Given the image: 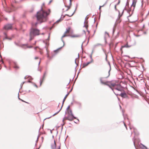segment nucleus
Returning <instances> with one entry per match:
<instances>
[{
    "instance_id": "1",
    "label": "nucleus",
    "mask_w": 149,
    "mask_h": 149,
    "mask_svg": "<svg viewBox=\"0 0 149 149\" xmlns=\"http://www.w3.org/2000/svg\"><path fill=\"white\" fill-rule=\"evenodd\" d=\"M50 12V10H49V12ZM49 13L44 11L42 9V6L41 7L40 10L37 12L36 15L37 20L39 21L40 23L45 22L47 19V16L49 15Z\"/></svg>"
},
{
    "instance_id": "2",
    "label": "nucleus",
    "mask_w": 149,
    "mask_h": 149,
    "mask_svg": "<svg viewBox=\"0 0 149 149\" xmlns=\"http://www.w3.org/2000/svg\"><path fill=\"white\" fill-rule=\"evenodd\" d=\"M110 69L109 70L108 72V75L106 77H101L100 78V83L103 84L104 85H107L113 91V88L110 85V84H111V82L109 81H106L105 79L106 78H108L110 75V72L111 70V66L110 64L109 63Z\"/></svg>"
},
{
    "instance_id": "3",
    "label": "nucleus",
    "mask_w": 149,
    "mask_h": 149,
    "mask_svg": "<svg viewBox=\"0 0 149 149\" xmlns=\"http://www.w3.org/2000/svg\"><path fill=\"white\" fill-rule=\"evenodd\" d=\"M70 27H68V28L66 29V31L65 32V33H64V35L62 36V37H61V40H62V42H63V45L60 47V48L58 49H57L56 50H55L54 51V52H57L58 50L60 49H61L62 47H63L65 45V42H64V40H63V38L64 37H66V36H69V35H66V34L67 33H69L70 32Z\"/></svg>"
},
{
    "instance_id": "4",
    "label": "nucleus",
    "mask_w": 149,
    "mask_h": 149,
    "mask_svg": "<svg viewBox=\"0 0 149 149\" xmlns=\"http://www.w3.org/2000/svg\"><path fill=\"white\" fill-rule=\"evenodd\" d=\"M111 86L113 87V89L117 91H121L123 90L122 87L120 84H116L115 83L110 84Z\"/></svg>"
},
{
    "instance_id": "5",
    "label": "nucleus",
    "mask_w": 149,
    "mask_h": 149,
    "mask_svg": "<svg viewBox=\"0 0 149 149\" xmlns=\"http://www.w3.org/2000/svg\"><path fill=\"white\" fill-rule=\"evenodd\" d=\"M30 33L34 36L38 35L39 34V30L37 29H33L31 30Z\"/></svg>"
},
{
    "instance_id": "6",
    "label": "nucleus",
    "mask_w": 149,
    "mask_h": 149,
    "mask_svg": "<svg viewBox=\"0 0 149 149\" xmlns=\"http://www.w3.org/2000/svg\"><path fill=\"white\" fill-rule=\"evenodd\" d=\"M65 119L70 121H72L74 119H76L77 117L74 116V115L68 114L67 117L65 118Z\"/></svg>"
},
{
    "instance_id": "7",
    "label": "nucleus",
    "mask_w": 149,
    "mask_h": 149,
    "mask_svg": "<svg viewBox=\"0 0 149 149\" xmlns=\"http://www.w3.org/2000/svg\"><path fill=\"white\" fill-rule=\"evenodd\" d=\"M132 42H133V43L132 44H130V43L129 44H128V43L126 45H124L123 46H122V47H126V48H128L132 46H133V45H134L136 44V42L134 40H132Z\"/></svg>"
},
{
    "instance_id": "8",
    "label": "nucleus",
    "mask_w": 149,
    "mask_h": 149,
    "mask_svg": "<svg viewBox=\"0 0 149 149\" xmlns=\"http://www.w3.org/2000/svg\"><path fill=\"white\" fill-rule=\"evenodd\" d=\"M12 27V24H8L5 25L3 29L5 30H9L11 29Z\"/></svg>"
},
{
    "instance_id": "9",
    "label": "nucleus",
    "mask_w": 149,
    "mask_h": 149,
    "mask_svg": "<svg viewBox=\"0 0 149 149\" xmlns=\"http://www.w3.org/2000/svg\"><path fill=\"white\" fill-rule=\"evenodd\" d=\"M113 92L114 94L116 95H120V96H121L123 98H127V94L125 93H121L120 94H116L115 93V92H114L113 90Z\"/></svg>"
},
{
    "instance_id": "10",
    "label": "nucleus",
    "mask_w": 149,
    "mask_h": 149,
    "mask_svg": "<svg viewBox=\"0 0 149 149\" xmlns=\"http://www.w3.org/2000/svg\"><path fill=\"white\" fill-rule=\"evenodd\" d=\"M52 149H56V144L55 140L54 141V143L52 144L51 145Z\"/></svg>"
},
{
    "instance_id": "11",
    "label": "nucleus",
    "mask_w": 149,
    "mask_h": 149,
    "mask_svg": "<svg viewBox=\"0 0 149 149\" xmlns=\"http://www.w3.org/2000/svg\"><path fill=\"white\" fill-rule=\"evenodd\" d=\"M136 1H137L136 0H132V4L131 5V6L133 7V10L134 9V8L135 7Z\"/></svg>"
},
{
    "instance_id": "12",
    "label": "nucleus",
    "mask_w": 149,
    "mask_h": 149,
    "mask_svg": "<svg viewBox=\"0 0 149 149\" xmlns=\"http://www.w3.org/2000/svg\"><path fill=\"white\" fill-rule=\"evenodd\" d=\"M69 36L71 38H75V37H79L81 36V35H69Z\"/></svg>"
},
{
    "instance_id": "13",
    "label": "nucleus",
    "mask_w": 149,
    "mask_h": 149,
    "mask_svg": "<svg viewBox=\"0 0 149 149\" xmlns=\"http://www.w3.org/2000/svg\"><path fill=\"white\" fill-rule=\"evenodd\" d=\"M92 62L91 61L88 62L86 63H84L82 65V68H84L87 66L88 64L91 63Z\"/></svg>"
},
{
    "instance_id": "14",
    "label": "nucleus",
    "mask_w": 149,
    "mask_h": 149,
    "mask_svg": "<svg viewBox=\"0 0 149 149\" xmlns=\"http://www.w3.org/2000/svg\"><path fill=\"white\" fill-rule=\"evenodd\" d=\"M75 103L80 108L81 107V103L79 102L75 101Z\"/></svg>"
},
{
    "instance_id": "15",
    "label": "nucleus",
    "mask_w": 149,
    "mask_h": 149,
    "mask_svg": "<svg viewBox=\"0 0 149 149\" xmlns=\"http://www.w3.org/2000/svg\"><path fill=\"white\" fill-rule=\"evenodd\" d=\"M69 94V93H68L64 97L63 100V103H62V106L63 107V104H64V101H65V100L66 99L67 97V96H68V95Z\"/></svg>"
},
{
    "instance_id": "16",
    "label": "nucleus",
    "mask_w": 149,
    "mask_h": 149,
    "mask_svg": "<svg viewBox=\"0 0 149 149\" xmlns=\"http://www.w3.org/2000/svg\"><path fill=\"white\" fill-rule=\"evenodd\" d=\"M77 6H76V8H75V10L74 11V13H73L72 14H71V15H68V14H66V15H64V16L63 17H65V15L68 16H69V17H71V16H72V15H74V12H75V10L77 9Z\"/></svg>"
},
{
    "instance_id": "17",
    "label": "nucleus",
    "mask_w": 149,
    "mask_h": 149,
    "mask_svg": "<svg viewBox=\"0 0 149 149\" xmlns=\"http://www.w3.org/2000/svg\"><path fill=\"white\" fill-rule=\"evenodd\" d=\"M34 36H33V34L31 33H30V38H29V40H31L33 38V37Z\"/></svg>"
},
{
    "instance_id": "18",
    "label": "nucleus",
    "mask_w": 149,
    "mask_h": 149,
    "mask_svg": "<svg viewBox=\"0 0 149 149\" xmlns=\"http://www.w3.org/2000/svg\"><path fill=\"white\" fill-rule=\"evenodd\" d=\"M141 145L142 146L141 147V148L142 149H147V148L146 147L143 145L142 144H141Z\"/></svg>"
},
{
    "instance_id": "19",
    "label": "nucleus",
    "mask_w": 149,
    "mask_h": 149,
    "mask_svg": "<svg viewBox=\"0 0 149 149\" xmlns=\"http://www.w3.org/2000/svg\"><path fill=\"white\" fill-rule=\"evenodd\" d=\"M84 27H85L86 29H87V31L88 32V34H89L90 33V31H88V29H87V28L88 27V25H84Z\"/></svg>"
},
{
    "instance_id": "20",
    "label": "nucleus",
    "mask_w": 149,
    "mask_h": 149,
    "mask_svg": "<svg viewBox=\"0 0 149 149\" xmlns=\"http://www.w3.org/2000/svg\"><path fill=\"white\" fill-rule=\"evenodd\" d=\"M24 45H26V46H27V48H31L32 47V46H29L27 45V44H23L22 45V47H23V46H24Z\"/></svg>"
},
{
    "instance_id": "21",
    "label": "nucleus",
    "mask_w": 149,
    "mask_h": 149,
    "mask_svg": "<svg viewBox=\"0 0 149 149\" xmlns=\"http://www.w3.org/2000/svg\"><path fill=\"white\" fill-rule=\"evenodd\" d=\"M68 114L73 115L72 113V111L70 110L68 111Z\"/></svg>"
},
{
    "instance_id": "22",
    "label": "nucleus",
    "mask_w": 149,
    "mask_h": 149,
    "mask_svg": "<svg viewBox=\"0 0 149 149\" xmlns=\"http://www.w3.org/2000/svg\"><path fill=\"white\" fill-rule=\"evenodd\" d=\"M62 106H61V109H60L56 113H55L52 116H55V115L57 114L61 110V109H62Z\"/></svg>"
},
{
    "instance_id": "23",
    "label": "nucleus",
    "mask_w": 149,
    "mask_h": 149,
    "mask_svg": "<svg viewBox=\"0 0 149 149\" xmlns=\"http://www.w3.org/2000/svg\"><path fill=\"white\" fill-rule=\"evenodd\" d=\"M90 57L91 59V61L92 62L93 61V59L92 58V53H91V54L90 55Z\"/></svg>"
},
{
    "instance_id": "24",
    "label": "nucleus",
    "mask_w": 149,
    "mask_h": 149,
    "mask_svg": "<svg viewBox=\"0 0 149 149\" xmlns=\"http://www.w3.org/2000/svg\"><path fill=\"white\" fill-rule=\"evenodd\" d=\"M132 140L133 141L134 144V147L136 149V146H135V141H134V138H133L132 139Z\"/></svg>"
},
{
    "instance_id": "25",
    "label": "nucleus",
    "mask_w": 149,
    "mask_h": 149,
    "mask_svg": "<svg viewBox=\"0 0 149 149\" xmlns=\"http://www.w3.org/2000/svg\"><path fill=\"white\" fill-rule=\"evenodd\" d=\"M119 11V17L120 18L122 16L124 10H123L122 13V14L121 15H120L119 11Z\"/></svg>"
},
{
    "instance_id": "26",
    "label": "nucleus",
    "mask_w": 149,
    "mask_h": 149,
    "mask_svg": "<svg viewBox=\"0 0 149 149\" xmlns=\"http://www.w3.org/2000/svg\"><path fill=\"white\" fill-rule=\"evenodd\" d=\"M4 39H7L9 40H11L12 39V38H9L7 37V36H6L5 38Z\"/></svg>"
},
{
    "instance_id": "27",
    "label": "nucleus",
    "mask_w": 149,
    "mask_h": 149,
    "mask_svg": "<svg viewBox=\"0 0 149 149\" xmlns=\"http://www.w3.org/2000/svg\"><path fill=\"white\" fill-rule=\"evenodd\" d=\"M43 81L41 80V79H40V86H41V85L42 82Z\"/></svg>"
},
{
    "instance_id": "28",
    "label": "nucleus",
    "mask_w": 149,
    "mask_h": 149,
    "mask_svg": "<svg viewBox=\"0 0 149 149\" xmlns=\"http://www.w3.org/2000/svg\"><path fill=\"white\" fill-rule=\"evenodd\" d=\"M108 1H107L106 2H105V3L102 6V7H104L107 3Z\"/></svg>"
},
{
    "instance_id": "29",
    "label": "nucleus",
    "mask_w": 149,
    "mask_h": 149,
    "mask_svg": "<svg viewBox=\"0 0 149 149\" xmlns=\"http://www.w3.org/2000/svg\"><path fill=\"white\" fill-rule=\"evenodd\" d=\"M67 7H68V8L66 10V11H68L70 8V6H67Z\"/></svg>"
},
{
    "instance_id": "30",
    "label": "nucleus",
    "mask_w": 149,
    "mask_h": 149,
    "mask_svg": "<svg viewBox=\"0 0 149 149\" xmlns=\"http://www.w3.org/2000/svg\"><path fill=\"white\" fill-rule=\"evenodd\" d=\"M77 58H76L75 59V64H77V65H76V67H75V69H76V67H77V66L78 65V64H77V63H76V60L77 59Z\"/></svg>"
},
{
    "instance_id": "31",
    "label": "nucleus",
    "mask_w": 149,
    "mask_h": 149,
    "mask_svg": "<svg viewBox=\"0 0 149 149\" xmlns=\"http://www.w3.org/2000/svg\"><path fill=\"white\" fill-rule=\"evenodd\" d=\"M69 1H70V6H70V7H71V6L72 5L71 0H69Z\"/></svg>"
},
{
    "instance_id": "32",
    "label": "nucleus",
    "mask_w": 149,
    "mask_h": 149,
    "mask_svg": "<svg viewBox=\"0 0 149 149\" xmlns=\"http://www.w3.org/2000/svg\"><path fill=\"white\" fill-rule=\"evenodd\" d=\"M114 31H115V29H114V27L113 28V32H112L113 35L114 34Z\"/></svg>"
},
{
    "instance_id": "33",
    "label": "nucleus",
    "mask_w": 149,
    "mask_h": 149,
    "mask_svg": "<svg viewBox=\"0 0 149 149\" xmlns=\"http://www.w3.org/2000/svg\"><path fill=\"white\" fill-rule=\"evenodd\" d=\"M45 76H43L42 79H41V80L43 81L45 78Z\"/></svg>"
},
{
    "instance_id": "34",
    "label": "nucleus",
    "mask_w": 149,
    "mask_h": 149,
    "mask_svg": "<svg viewBox=\"0 0 149 149\" xmlns=\"http://www.w3.org/2000/svg\"><path fill=\"white\" fill-rule=\"evenodd\" d=\"M45 76H43L42 79H41V80L43 81L45 78Z\"/></svg>"
},
{
    "instance_id": "35",
    "label": "nucleus",
    "mask_w": 149,
    "mask_h": 149,
    "mask_svg": "<svg viewBox=\"0 0 149 149\" xmlns=\"http://www.w3.org/2000/svg\"><path fill=\"white\" fill-rule=\"evenodd\" d=\"M25 82V81H24V82H23L22 83V84H21V87H22V85H23V84H24Z\"/></svg>"
},
{
    "instance_id": "36",
    "label": "nucleus",
    "mask_w": 149,
    "mask_h": 149,
    "mask_svg": "<svg viewBox=\"0 0 149 149\" xmlns=\"http://www.w3.org/2000/svg\"><path fill=\"white\" fill-rule=\"evenodd\" d=\"M60 19L61 18L59 19H58V20H57L56 22V23L59 22L60 21Z\"/></svg>"
},
{
    "instance_id": "37",
    "label": "nucleus",
    "mask_w": 149,
    "mask_h": 149,
    "mask_svg": "<svg viewBox=\"0 0 149 149\" xmlns=\"http://www.w3.org/2000/svg\"><path fill=\"white\" fill-rule=\"evenodd\" d=\"M14 68H15L17 69L19 68V67L17 66H15L14 67Z\"/></svg>"
},
{
    "instance_id": "38",
    "label": "nucleus",
    "mask_w": 149,
    "mask_h": 149,
    "mask_svg": "<svg viewBox=\"0 0 149 149\" xmlns=\"http://www.w3.org/2000/svg\"><path fill=\"white\" fill-rule=\"evenodd\" d=\"M84 42H83L82 43V45H81V49L82 50H83V48H82V47H83V43Z\"/></svg>"
},
{
    "instance_id": "39",
    "label": "nucleus",
    "mask_w": 149,
    "mask_h": 149,
    "mask_svg": "<svg viewBox=\"0 0 149 149\" xmlns=\"http://www.w3.org/2000/svg\"><path fill=\"white\" fill-rule=\"evenodd\" d=\"M60 147H61V144H60L59 146L58 147V149H60Z\"/></svg>"
},
{
    "instance_id": "40",
    "label": "nucleus",
    "mask_w": 149,
    "mask_h": 149,
    "mask_svg": "<svg viewBox=\"0 0 149 149\" xmlns=\"http://www.w3.org/2000/svg\"><path fill=\"white\" fill-rule=\"evenodd\" d=\"M52 1V0H51L49 2V3H48V4H50L51 2Z\"/></svg>"
},
{
    "instance_id": "41",
    "label": "nucleus",
    "mask_w": 149,
    "mask_h": 149,
    "mask_svg": "<svg viewBox=\"0 0 149 149\" xmlns=\"http://www.w3.org/2000/svg\"><path fill=\"white\" fill-rule=\"evenodd\" d=\"M46 72H45L44 73V74H43V76H45V75H46Z\"/></svg>"
},
{
    "instance_id": "42",
    "label": "nucleus",
    "mask_w": 149,
    "mask_h": 149,
    "mask_svg": "<svg viewBox=\"0 0 149 149\" xmlns=\"http://www.w3.org/2000/svg\"><path fill=\"white\" fill-rule=\"evenodd\" d=\"M124 125H125V127L127 129V126L125 124V123L124 122Z\"/></svg>"
},
{
    "instance_id": "43",
    "label": "nucleus",
    "mask_w": 149,
    "mask_h": 149,
    "mask_svg": "<svg viewBox=\"0 0 149 149\" xmlns=\"http://www.w3.org/2000/svg\"><path fill=\"white\" fill-rule=\"evenodd\" d=\"M15 44L16 45H17V46H19L18 45V44L17 43H16V42H15Z\"/></svg>"
},
{
    "instance_id": "44",
    "label": "nucleus",
    "mask_w": 149,
    "mask_h": 149,
    "mask_svg": "<svg viewBox=\"0 0 149 149\" xmlns=\"http://www.w3.org/2000/svg\"><path fill=\"white\" fill-rule=\"evenodd\" d=\"M70 108V106H68V107H67L66 110H68Z\"/></svg>"
},
{
    "instance_id": "45",
    "label": "nucleus",
    "mask_w": 149,
    "mask_h": 149,
    "mask_svg": "<svg viewBox=\"0 0 149 149\" xmlns=\"http://www.w3.org/2000/svg\"><path fill=\"white\" fill-rule=\"evenodd\" d=\"M34 86H36V88H37V87H38L37 86L36 84H34Z\"/></svg>"
},
{
    "instance_id": "46",
    "label": "nucleus",
    "mask_w": 149,
    "mask_h": 149,
    "mask_svg": "<svg viewBox=\"0 0 149 149\" xmlns=\"http://www.w3.org/2000/svg\"><path fill=\"white\" fill-rule=\"evenodd\" d=\"M105 34H107V35L108 36H109L108 33L107 32H105Z\"/></svg>"
},
{
    "instance_id": "47",
    "label": "nucleus",
    "mask_w": 149,
    "mask_h": 149,
    "mask_svg": "<svg viewBox=\"0 0 149 149\" xmlns=\"http://www.w3.org/2000/svg\"><path fill=\"white\" fill-rule=\"evenodd\" d=\"M3 34H4L5 35V36H7V35H6V33H4Z\"/></svg>"
},
{
    "instance_id": "48",
    "label": "nucleus",
    "mask_w": 149,
    "mask_h": 149,
    "mask_svg": "<svg viewBox=\"0 0 149 149\" xmlns=\"http://www.w3.org/2000/svg\"><path fill=\"white\" fill-rule=\"evenodd\" d=\"M49 36H48V38L47 39V40H49Z\"/></svg>"
},
{
    "instance_id": "49",
    "label": "nucleus",
    "mask_w": 149,
    "mask_h": 149,
    "mask_svg": "<svg viewBox=\"0 0 149 149\" xmlns=\"http://www.w3.org/2000/svg\"><path fill=\"white\" fill-rule=\"evenodd\" d=\"M114 8L115 10H116V5H115L114 7Z\"/></svg>"
},
{
    "instance_id": "50",
    "label": "nucleus",
    "mask_w": 149,
    "mask_h": 149,
    "mask_svg": "<svg viewBox=\"0 0 149 149\" xmlns=\"http://www.w3.org/2000/svg\"><path fill=\"white\" fill-rule=\"evenodd\" d=\"M83 32H84V33L85 34H86V32H85V30H83Z\"/></svg>"
},
{
    "instance_id": "51",
    "label": "nucleus",
    "mask_w": 149,
    "mask_h": 149,
    "mask_svg": "<svg viewBox=\"0 0 149 149\" xmlns=\"http://www.w3.org/2000/svg\"><path fill=\"white\" fill-rule=\"evenodd\" d=\"M35 58V59H36L38 58V57H36Z\"/></svg>"
},
{
    "instance_id": "52",
    "label": "nucleus",
    "mask_w": 149,
    "mask_h": 149,
    "mask_svg": "<svg viewBox=\"0 0 149 149\" xmlns=\"http://www.w3.org/2000/svg\"><path fill=\"white\" fill-rule=\"evenodd\" d=\"M50 117H49V118H45V119L44 120H45V119H49V118H50Z\"/></svg>"
},
{
    "instance_id": "53",
    "label": "nucleus",
    "mask_w": 149,
    "mask_h": 149,
    "mask_svg": "<svg viewBox=\"0 0 149 149\" xmlns=\"http://www.w3.org/2000/svg\"><path fill=\"white\" fill-rule=\"evenodd\" d=\"M38 137L37 138V139L36 141V142H37L38 141Z\"/></svg>"
},
{
    "instance_id": "54",
    "label": "nucleus",
    "mask_w": 149,
    "mask_h": 149,
    "mask_svg": "<svg viewBox=\"0 0 149 149\" xmlns=\"http://www.w3.org/2000/svg\"><path fill=\"white\" fill-rule=\"evenodd\" d=\"M120 3V1H119L118 2V3L117 4V5L118 4Z\"/></svg>"
},
{
    "instance_id": "55",
    "label": "nucleus",
    "mask_w": 149,
    "mask_h": 149,
    "mask_svg": "<svg viewBox=\"0 0 149 149\" xmlns=\"http://www.w3.org/2000/svg\"><path fill=\"white\" fill-rule=\"evenodd\" d=\"M72 88L70 90V91H69V93L72 91Z\"/></svg>"
},
{
    "instance_id": "56",
    "label": "nucleus",
    "mask_w": 149,
    "mask_h": 149,
    "mask_svg": "<svg viewBox=\"0 0 149 149\" xmlns=\"http://www.w3.org/2000/svg\"><path fill=\"white\" fill-rule=\"evenodd\" d=\"M28 82H29V83H32L31 81H28Z\"/></svg>"
},
{
    "instance_id": "57",
    "label": "nucleus",
    "mask_w": 149,
    "mask_h": 149,
    "mask_svg": "<svg viewBox=\"0 0 149 149\" xmlns=\"http://www.w3.org/2000/svg\"><path fill=\"white\" fill-rule=\"evenodd\" d=\"M37 24H38L37 22H36L35 23V25L36 26Z\"/></svg>"
},
{
    "instance_id": "58",
    "label": "nucleus",
    "mask_w": 149,
    "mask_h": 149,
    "mask_svg": "<svg viewBox=\"0 0 149 149\" xmlns=\"http://www.w3.org/2000/svg\"><path fill=\"white\" fill-rule=\"evenodd\" d=\"M40 61H39V62L38 63V65H40Z\"/></svg>"
},
{
    "instance_id": "59",
    "label": "nucleus",
    "mask_w": 149,
    "mask_h": 149,
    "mask_svg": "<svg viewBox=\"0 0 149 149\" xmlns=\"http://www.w3.org/2000/svg\"><path fill=\"white\" fill-rule=\"evenodd\" d=\"M77 120L78 121V122H79V120L78 119H77Z\"/></svg>"
},
{
    "instance_id": "60",
    "label": "nucleus",
    "mask_w": 149,
    "mask_h": 149,
    "mask_svg": "<svg viewBox=\"0 0 149 149\" xmlns=\"http://www.w3.org/2000/svg\"><path fill=\"white\" fill-rule=\"evenodd\" d=\"M99 10H100V11L101 10V8H99Z\"/></svg>"
},
{
    "instance_id": "61",
    "label": "nucleus",
    "mask_w": 149,
    "mask_h": 149,
    "mask_svg": "<svg viewBox=\"0 0 149 149\" xmlns=\"http://www.w3.org/2000/svg\"><path fill=\"white\" fill-rule=\"evenodd\" d=\"M55 55H52V57H53V56H54Z\"/></svg>"
},
{
    "instance_id": "62",
    "label": "nucleus",
    "mask_w": 149,
    "mask_h": 149,
    "mask_svg": "<svg viewBox=\"0 0 149 149\" xmlns=\"http://www.w3.org/2000/svg\"><path fill=\"white\" fill-rule=\"evenodd\" d=\"M102 7V6H100L99 8H101Z\"/></svg>"
},
{
    "instance_id": "63",
    "label": "nucleus",
    "mask_w": 149,
    "mask_h": 149,
    "mask_svg": "<svg viewBox=\"0 0 149 149\" xmlns=\"http://www.w3.org/2000/svg\"><path fill=\"white\" fill-rule=\"evenodd\" d=\"M24 79H26V77H24Z\"/></svg>"
},
{
    "instance_id": "64",
    "label": "nucleus",
    "mask_w": 149,
    "mask_h": 149,
    "mask_svg": "<svg viewBox=\"0 0 149 149\" xmlns=\"http://www.w3.org/2000/svg\"><path fill=\"white\" fill-rule=\"evenodd\" d=\"M144 34H146V32H144Z\"/></svg>"
}]
</instances>
